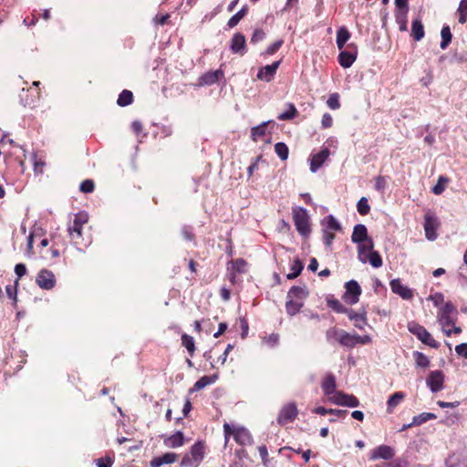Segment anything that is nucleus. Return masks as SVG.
<instances>
[{"label":"nucleus","instance_id":"f257e3e1","mask_svg":"<svg viewBox=\"0 0 467 467\" xmlns=\"http://www.w3.org/2000/svg\"><path fill=\"white\" fill-rule=\"evenodd\" d=\"M352 242L358 244V257L362 263H369L373 267L382 266L380 254L374 250V243L369 235H351Z\"/></svg>","mask_w":467,"mask_h":467},{"label":"nucleus","instance_id":"f03ea898","mask_svg":"<svg viewBox=\"0 0 467 467\" xmlns=\"http://www.w3.org/2000/svg\"><path fill=\"white\" fill-rule=\"evenodd\" d=\"M206 453V444L203 441H196L190 451L182 459V467H198L203 461Z\"/></svg>","mask_w":467,"mask_h":467},{"label":"nucleus","instance_id":"7ed1b4c3","mask_svg":"<svg viewBox=\"0 0 467 467\" xmlns=\"http://www.w3.org/2000/svg\"><path fill=\"white\" fill-rule=\"evenodd\" d=\"M455 311V307L451 302H447L441 308L438 318L439 322L441 325V329L443 333L450 337L452 333L460 334L462 332L461 327L454 326V321L451 318V315Z\"/></svg>","mask_w":467,"mask_h":467},{"label":"nucleus","instance_id":"20e7f679","mask_svg":"<svg viewBox=\"0 0 467 467\" xmlns=\"http://www.w3.org/2000/svg\"><path fill=\"white\" fill-rule=\"evenodd\" d=\"M223 434L225 446L227 445L231 436H234V441L242 446L250 445L253 441L252 435L246 429L233 428L227 422L223 424Z\"/></svg>","mask_w":467,"mask_h":467},{"label":"nucleus","instance_id":"39448f33","mask_svg":"<svg viewBox=\"0 0 467 467\" xmlns=\"http://www.w3.org/2000/svg\"><path fill=\"white\" fill-rule=\"evenodd\" d=\"M409 331L417 337L419 340H420L423 344L438 349L440 348V343L437 342L433 337L428 332V330L421 325L416 322L408 323Z\"/></svg>","mask_w":467,"mask_h":467},{"label":"nucleus","instance_id":"423d86ee","mask_svg":"<svg viewBox=\"0 0 467 467\" xmlns=\"http://www.w3.org/2000/svg\"><path fill=\"white\" fill-rule=\"evenodd\" d=\"M298 415V409L296 402H287L280 409L276 422L280 426H285L288 423L293 422Z\"/></svg>","mask_w":467,"mask_h":467},{"label":"nucleus","instance_id":"0eeeda50","mask_svg":"<svg viewBox=\"0 0 467 467\" xmlns=\"http://www.w3.org/2000/svg\"><path fill=\"white\" fill-rule=\"evenodd\" d=\"M345 293L342 296L343 301L348 305H355L359 301L361 287L356 280H350L345 284Z\"/></svg>","mask_w":467,"mask_h":467},{"label":"nucleus","instance_id":"6e6552de","mask_svg":"<svg viewBox=\"0 0 467 467\" xmlns=\"http://www.w3.org/2000/svg\"><path fill=\"white\" fill-rule=\"evenodd\" d=\"M293 219L299 234H308L310 232L309 215L306 209L301 207L295 209Z\"/></svg>","mask_w":467,"mask_h":467},{"label":"nucleus","instance_id":"1a4fd4ad","mask_svg":"<svg viewBox=\"0 0 467 467\" xmlns=\"http://www.w3.org/2000/svg\"><path fill=\"white\" fill-rule=\"evenodd\" d=\"M329 400L339 406H347L350 408H356L359 406L358 399L353 394H348L343 391L335 392V395L329 398Z\"/></svg>","mask_w":467,"mask_h":467},{"label":"nucleus","instance_id":"9d476101","mask_svg":"<svg viewBox=\"0 0 467 467\" xmlns=\"http://www.w3.org/2000/svg\"><path fill=\"white\" fill-rule=\"evenodd\" d=\"M347 316L353 322L354 327L360 330L368 325L367 308L364 306L358 311L349 308Z\"/></svg>","mask_w":467,"mask_h":467},{"label":"nucleus","instance_id":"9b49d317","mask_svg":"<svg viewBox=\"0 0 467 467\" xmlns=\"http://www.w3.org/2000/svg\"><path fill=\"white\" fill-rule=\"evenodd\" d=\"M36 284L42 289L50 290L56 285V277L52 271L42 269L36 276Z\"/></svg>","mask_w":467,"mask_h":467},{"label":"nucleus","instance_id":"f8f14e48","mask_svg":"<svg viewBox=\"0 0 467 467\" xmlns=\"http://www.w3.org/2000/svg\"><path fill=\"white\" fill-rule=\"evenodd\" d=\"M444 374L441 370L431 371L426 383L432 392H439L444 387Z\"/></svg>","mask_w":467,"mask_h":467},{"label":"nucleus","instance_id":"ddd939ff","mask_svg":"<svg viewBox=\"0 0 467 467\" xmlns=\"http://www.w3.org/2000/svg\"><path fill=\"white\" fill-rule=\"evenodd\" d=\"M391 291L400 296L404 300H411L414 296V292L411 288L404 285L400 278L392 279L389 282Z\"/></svg>","mask_w":467,"mask_h":467},{"label":"nucleus","instance_id":"4468645a","mask_svg":"<svg viewBox=\"0 0 467 467\" xmlns=\"http://www.w3.org/2000/svg\"><path fill=\"white\" fill-rule=\"evenodd\" d=\"M395 451L388 445H379L371 451L369 460L375 461L379 459L390 460L394 457Z\"/></svg>","mask_w":467,"mask_h":467},{"label":"nucleus","instance_id":"2eb2a0df","mask_svg":"<svg viewBox=\"0 0 467 467\" xmlns=\"http://www.w3.org/2000/svg\"><path fill=\"white\" fill-rule=\"evenodd\" d=\"M329 156L330 150L327 148H324L318 153L313 154L310 159V171L313 173L317 172Z\"/></svg>","mask_w":467,"mask_h":467},{"label":"nucleus","instance_id":"dca6fc26","mask_svg":"<svg viewBox=\"0 0 467 467\" xmlns=\"http://www.w3.org/2000/svg\"><path fill=\"white\" fill-rule=\"evenodd\" d=\"M281 60L275 61L271 65L261 67L257 72V78L263 81L270 82L279 67Z\"/></svg>","mask_w":467,"mask_h":467},{"label":"nucleus","instance_id":"f3484780","mask_svg":"<svg viewBox=\"0 0 467 467\" xmlns=\"http://www.w3.org/2000/svg\"><path fill=\"white\" fill-rule=\"evenodd\" d=\"M321 388L326 396L330 398L331 396L335 395V392H337L336 390V377L332 373H327L322 379Z\"/></svg>","mask_w":467,"mask_h":467},{"label":"nucleus","instance_id":"a211bd4d","mask_svg":"<svg viewBox=\"0 0 467 467\" xmlns=\"http://www.w3.org/2000/svg\"><path fill=\"white\" fill-rule=\"evenodd\" d=\"M308 295L309 292L306 285H293L287 292L286 297H289L294 300H301V302H304V300L308 296Z\"/></svg>","mask_w":467,"mask_h":467},{"label":"nucleus","instance_id":"6ab92c4d","mask_svg":"<svg viewBox=\"0 0 467 467\" xmlns=\"http://www.w3.org/2000/svg\"><path fill=\"white\" fill-rule=\"evenodd\" d=\"M245 49V37L241 33H236L234 35L231 41V50L234 53L244 54Z\"/></svg>","mask_w":467,"mask_h":467},{"label":"nucleus","instance_id":"aec40b11","mask_svg":"<svg viewBox=\"0 0 467 467\" xmlns=\"http://www.w3.org/2000/svg\"><path fill=\"white\" fill-rule=\"evenodd\" d=\"M164 445L169 448H178L184 444V435L182 431H177L176 433L166 437L163 440Z\"/></svg>","mask_w":467,"mask_h":467},{"label":"nucleus","instance_id":"412c9836","mask_svg":"<svg viewBox=\"0 0 467 467\" xmlns=\"http://www.w3.org/2000/svg\"><path fill=\"white\" fill-rule=\"evenodd\" d=\"M405 397L406 395L402 391L393 393L387 401V412L391 414L395 408L405 400Z\"/></svg>","mask_w":467,"mask_h":467},{"label":"nucleus","instance_id":"4be33fe9","mask_svg":"<svg viewBox=\"0 0 467 467\" xmlns=\"http://www.w3.org/2000/svg\"><path fill=\"white\" fill-rule=\"evenodd\" d=\"M322 225L326 231L329 232H341L342 227L340 223L333 215H327L322 220Z\"/></svg>","mask_w":467,"mask_h":467},{"label":"nucleus","instance_id":"5701e85b","mask_svg":"<svg viewBox=\"0 0 467 467\" xmlns=\"http://www.w3.org/2000/svg\"><path fill=\"white\" fill-rule=\"evenodd\" d=\"M357 59V53L341 51L338 55V62L344 68L350 67Z\"/></svg>","mask_w":467,"mask_h":467},{"label":"nucleus","instance_id":"b1692460","mask_svg":"<svg viewBox=\"0 0 467 467\" xmlns=\"http://www.w3.org/2000/svg\"><path fill=\"white\" fill-rule=\"evenodd\" d=\"M88 216L86 213H78L75 214L73 225L70 227V231L74 234H81L82 225L87 223Z\"/></svg>","mask_w":467,"mask_h":467},{"label":"nucleus","instance_id":"393cba45","mask_svg":"<svg viewBox=\"0 0 467 467\" xmlns=\"http://www.w3.org/2000/svg\"><path fill=\"white\" fill-rule=\"evenodd\" d=\"M304 306V302L301 300H294L289 297H286L285 302V311L289 316H295L300 312L301 308Z\"/></svg>","mask_w":467,"mask_h":467},{"label":"nucleus","instance_id":"a878e982","mask_svg":"<svg viewBox=\"0 0 467 467\" xmlns=\"http://www.w3.org/2000/svg\"><path fill=\"white\" fill-rule=\"evenodd\" d=\"M439 224V221L434 215L430 213L425 215L424 229L426 234H435Z\"/></svg>","mask_w":467,"mask_h":467},{"label":"nucleus","instance_id":"bb28decb","mask_svg":"<svg viewBox=\"0 0 467 467\" xmlns=\"http://www.w3.org/2000/svg\"><path fill=\"white\" fill-rule=\"evenodd\" d=\"M217 379L216 376H203L201 379H199L193 385V387L190 389V392L199 391L205 388L206 386L213 384L215 379Z\"/></svg>","mask_w":467,"mask_h":467},{"label":"nucleus","instance_id":"cd10ccee","mask_svg":"<svg viewBox=\"0 0 467 467\" xmlns=\"http://www.w3.org/2000/svg\"><path fill=\"white\" fill-rule=\"evenodd\" d=\"M411 36L415 41H420L423 38L424 27L420 19H415L412 21Z\"/></svg>","mask_w":467,"mask_h":467},{"label":"nucleus","instance_id":"c85d7f7f","mask_svg":"<svg viewBox=\"0 0 467 467\" xmlns=\"http://www.w3.org/2000/svg\"><path fill=\"white\" fill-rule=\"evenodd\" d=\"M338 343L347 348H354L357 345L356 334L351 335L348 332L343 330L340 337L338 338Z\"/></svg>","mask_w":467,"mask_h":467},{"label":"nucleus","instance_id":"c756f323","mask_svg":"<svg viewBox=\"0 0 467 467\" xmlns=\"http://www.w3.org/2000/svg\"><path fill=\"white\" fill-rule=\"evenodd\" d=\"M327 305L329 308L338 314H346L348 312V307L345 306L339 300L329 297L327 299Z\"/></svg>","mask_w":467,"mask_h":467},{"label":"nucleus","instance_id":"7c9ffc66","mask_svg":"<svg viewBox=\"0 0 467 467\" xmlns=\"http://www.w3.org/2000/svg\"><path fill=\"white\" fill-rule=\"evenodd\" d=\"M182 346L187 349L188 354L191 357L194 356L196 348H195L194 338L192 336H190L186 333H183L182 335Z\"/></svg>","mask_w":467,"mask_h":467},{"label":"nucleus","instance_id":"2f4dec72","mask_svg":"<svg viewBox=\"0 0 467 467\" xmlns=\"http://www.w3.org/2000/svg\"><path fill=\"white\" fill-rule=\"evenodd\" d=\"M350 33L347 27L342 26L337 32V46L338 49H342L345 44L349 40Z\"/></svg>","mask_w":467,"mask_h":467},{"label":"nucleus","instance_id":"473e14b6","mask_svg":"<svg viewBox=\"0 0 467 467\" xmlns=\"http://www.w3.org/2000/svg\"><path fill=\"white\" fill-rule=\"evenodd\" d=\"M219 76H223L221 70L210 71L201 77V81L205 85H212L218 81Z\"/></svg>","mask_w":467,"mask_h":467},{"label":"nucleus","instance_id":"72a5a7b5","mask_svg":"<svg viewBox=\"0 0 467 467\" xmlns=\"http://www.w3.org/2000/svg\"><path fill=\"white\" fill-rule=\"evenodd\" d=\"M304 265L300 259L296 258L294 260L291 265V272L286 275V278L291 280L296 278L302 272Z\"/></svg>","mask_w":467,"mask_h":467},{"label":"nucleus","instance_id":"f704fd0d","mask_svg":"<svg viewBox=\"0 0 467 467\" xmlns=\"http://www.w3.org/2000/svg\"><path fill=\"white\" fill-rule=\"evenodd\" d=\"M248 12V7L245 5L242 7L241 10H239L235 15H234L229 20H228V26L230 28H233L238 25V23L245 16V15Z\"/></svg>","mask_w":467,"mask_h":467},{"label":"nucleus","instance_id":"c9c22d12","mask_svg":"<svg viewBox=\"0 0 467 467\" xmlns=\"http://www.w3.org/2000/svg\"><path fill=\"white\" fill-rule=\"evenodd\" d=\"M132 101H133L132 92L125 89L119 94L117 103L120 107H126V106L130 105L132 103Z\"/></svg>","mask_w":467,"mask_h":467},{"label":"nucleus","instance_id":"e433bc0d","mask_svg":"<svg viewBox=\"0 0 467 467\" xmlns=\"http://www.w3.org/2000/svg\"><path fill=\"white\" fill-rule=\"evenodd\" d=\"M232 271L234 273L244 274L247 271V262L243 258L231 261Z\"/></svg>","mask_w":467,"mask_h":467},{"label":"nucleus","instance_id":"4c0bfd02","mask_svg":"<svg viewBox=\"0 0 467 467\" xmlns=\"http://www.w3.org/2000/svg\"><path fill=\"white\" fill-rule=\"evenodd\" d=\"M441 48L445 49L451 41L452 35L449 26H444L441 31Z\"/></svg>","mask_w":467,"mask_h":467},{"label":"nucleus","instance_id":"58836bf2","mask_svg":"<svg viewBox=\"0 0 467 467\" xmlns=\"http://www.w3.org/2000/svg\"><path fill=\"white\" fill-rule=\"evenodd\" d=\"M287 108H288L287 110H285L278 115V117H277L278 119L290 120L297 115V109L294 104L289 103L287 105Z\"/></svg>","mask_w":467,"mask_h":467},{"label":"nucleus","instance_id":"ea45409f","mask_svg":"<svg viewBox=\"0 0 467 467\" xmlns=\"http://www.w3.org/2000/svg\"><path fill=\"white\" fill-rule=\"evenodd\" d=\"M269 121H265L261 123L260 125L252 128L251 130V138L254 141H257V140L263 137L265 134L266 125Z\"/></svg>","mask_w":467,"mask_h":467},{"label":"nucleus","instance_id":"a19ab883","mask_svg":"<svg viewBox=\"0 0 467 467\" xmlns=\"http://www.w3.org/2000/svg\"><path fill=\"white\" fill-rule=\"evenodd\" d=\"M437 416L434 413L431 412H422L419 414L418 416H414L412 419V424L418 426L421 425L422 423L430 420H435Z\"/></svg>","mask_w":467,"mask_h":467},{"label":"nucleus","instance_id":"79ce46f5","mask_svg":"<svg viewBox=\"0 0 467 467\" xmlns=\"http://www.w3.org/2000/svg\"><path fill=\"white\" fill-rule=\"evenodd\" d=\"M457 13L459 15L458 22L462 25L467 21V0H461Z\"/></svg>","mask_w":467,"mask_h":467},{"label":"nucleus","instance_id":"37998d69","mask_svg":"<svg viewBox=\"0 0 467 467\" xmlns=\"http://www.w3.org/2000/svg\"><path fill=\"white\" fill-rule=\"evenodd\" d=\"M413 358L416 365L420 368H428L430 366V360L426 355L420 351L413 352Z\"/></svg>","mask_w":467,"mask_h":467},{"label":"nucleus","instance_id":"c03bdc74","mask_svg":"<svg viewBox=\"0 0 467 467\" xmlns=\"http://www.w3.org/2000/svg\"><path fill=\"white\" fill-rule=\"evenodd\" d=\"M275 151L282 161H285L288 158L289 150L284 142H277L275 145Z\"/></svg>","mask_w":467,"mask_h":467},{"label":"nucleus","instance_id":"a18cd8bd","mask_svg":"<svg viewBox=\"0 0 467 467\" xmlns=\"http://www.w3.org/2000/svg\"><path fill=\"white\" fill-rule=\"evenodd\" d=\"M17 285H18V280H16L15 282L14 285H6V287H5V292L8 296V297L13 300L14 307H16V306H17V288H16Z\"/></svg>","mask_w":467,"mask_h":467},{"label":"nucleus","instance_id":"49530a36","mask_svg":"<svg viewBox=\"0 0 467 467\" xmlns=\"http://www.w3.org/2000/svg\"><path fill=\"white\" fill-rule=\"evenodd\" d=\"M357 210L361 215H367L370 211L368 201L366 197H361L357 203Z\"/></svg>","mask_w":467,"mask_h":467},{"label":"nucleus","instance_id":"de8ad7c7","mask_svg":"<svg viewBox=\"0 0 467 467\" xmlns=\"http://www.w3.org/2000/svg\"><path fill=\"white\" fill-rule=\"evenodd\" d=\"M448 182V178L440 176L437 183L432 188V192L436 195L441 194L444 192L445 185Z\"/></svg>","mask_w":467,"mask_h":467},{"label":"nucleus","instance_id":"09e8293b","mask_svg":"<svg viewBox=\"0 0 467 467\" xmlns=\"http://www.w3.org/2000/svg\"><path fill=\"white\" fill-rule=\"evenodd\" d=\"M407 13L408 12L399 11L396 14V20H397V23L400 26V31H406L407 30Z\"/></svg>","mask_w":467,"mask_h":467},{"label":"nucleus","instance_id":"8fccbe9b","mask_svg":"<svg viewBox=\"0 0 467 467\" xmlns=\"http://www.w3.org/2000/svg\"><path fill=\"white\" fill-rule=\"evenodd\" d=\"M327 104L331 109H339L340 108L339 95L337 93L331 94L327 101Z\"/></svg>","mask_w":467,"mask_h":467},{"label":"nucleus","instance_id":"3c124183","mask_svg":"<svg viewBox=\"0 0 467 467\" xmlns=\"http://www.w3.org/2000/svg\"><path fill=\"white\" fill-rule=\"evenodd\" d=\"M343 332V329H338L337 327H330L327 330L326 336L328 340L334 338L338 342V338L341 336V333Z\"/></svg>","mask_w":467,"mask_h":467},{"label":"nucleus","instance_id":"603ef678","mask_svg":"<svg viewBox=\"0 0 467 467\" xmlns=\"http://www.w3.org/2000/svg\"><path fill=\"white\" fill-rule=\"evenodd\" d=\"M284 41L282 39L276 40L266 48L265 53L268 55L275 54L282 47Z\"/></svg>","mask_w":467,"mask_h":467},{"label":"nucleus","instance_id":"864d4df0","mask_svg":"<svg viewBox=\"0 0 467 467\" xmlns=\"http://www.w3.org/2000/svg\"><path fill=\"white\" fill-rule=\"evenodd\" d=\"M161 458L162 463L167 464V463L174 462L177 460L178 455L174 452H166L163 455H161Z\"/></svg>","mask_w":467,"mask_h":467},{"label":"nucleus","instance_id":"5fc2aeb1","mask_svg":"<svg viewBox=\"0 0 467 467\" xmlns=\"http://www.w3.org/2000/svg\"><path fill=\"white\" fill-rule=\"evenodd\" d=\"M112 465H113V460L109 456H106V457L99 458L97 460L98 467H112Z\"/></svg>","mask_w":467,"mask_h":467},{"label":"nucleus","instance_id":"6e6d98bb","mask_svg":"<svg viewBox=\"0 0 467 467\" xmlns=\"http://www.w3.org/2000/svg\"><path fill=\"white\" fill-rule=\"evenodd\" d=\"M80 191L83 192H91L94 191V182L91 180H85L80 184Z\"/></svg>","mask_w":467,"mask_h":467},{"label":"nucleus","instance_id":"4d7b16f0","mask_svg":"<svg viewBox=\"0 0 467 467\" xmlns=\"http://www.w3.org/2000/svg\"><path fill=\"white\" fill-rule=\"evenodd\" d=\"M265 37V33L262 29H256L254 30L252 37L251 42L255 44L260 41H262Z\"/></svg>","mask_w":467,"mask_h":467},{"label":"nucleus","instance_id":"13d9d810","mask_svg":"<svg viewBox=\"0 0 467 467\" xmlns=\"http://www.w3.org/2000/svg\"><path fill=\"white\" fill-rule=\"evenodd\" d=\"M258 451L261 456L263 464L267 467L268 462V451L265 445H262L258 447Z\"/></svg>","mask_w":467,"mask_h":467},{"label":"nucleus","instance_id":"bf43d9fd","mask_svg":"<svg viewBox=\"0 0 467 467\" xmlns=\"http://www.w3.org/2000/svg\"><path fill=\"white\" fill-rule=\"evenodd\" d=\"M333 123L332 116L329 113H325L322 117L321 124L325 129L330 128Z\"/></svg>","mask_w":467,"mask_h":467},{"label":"nucleus","instance_id":"052dcab7","mask_svg":"<svg viewBox=\"0 0 467 467\" xmlns=\"http://www.w3.org/2000/svg\"><path fill=\"white\" fill-rule=\"evenodd\" d=\"M386 185H387V181H386L385 177L378 176L376 178L375 188L378 191H383L385 189Z\"/></svg>","mask_w":467,"mask_h":467},{"label":"nucleus","instance_id":"680f3d73","mask_svg":"<svg viewBox=\"0 0 467 467\" xmlns=\"http://www.w3.org/2000/svg\"><path fill=\"white\" fill-rule=\"evenodd\" d=\"M455 351L459 356L467 359V343H462L455 348Z\"/></svg>","mask_w":467,"mask_h":467},{"label":"nucleus","instance_id":"e2e57ef3","mask_svg":"<svg viewBox=\"0 0 467 467\" xmlns=\"http://www.w3.org/2000/svg\"><path fill=\"white\" fill-rule=\"evenodd\" d=\"M15 273L17 275V280L21 278L26 273V267L24 264H17L15 266Z\"/></svg>","mask_w":467,"mask_h":467},{"label":"nucleus","instance_id":"0e129e2a","mask_svg":"<svg viewBox=\"0 0 467 467\" xmlns=\"http://www.w3.org/2000/svg\"><path fill=\"white\" fill-rule=\"evenodd\" d=\"M356 339H357V345L358 344L366 345V344L371 343V341H372L371 337L368 335L359 336V335L356 334Z\"/></svg>","mask_w":467,"mask_h":467},{"label":"nucleus","instance_id":"69168bd1","mask_svg":"<svg viewBox=\"0 0 467 467\" xmlns=\"http://www.w3.org/2000/svg\"><path fill=\"white\" fill-rule=\"evenodd\" d=\"M395 5L401 12L409 10L408 0H395Z\"/></svg>","mask_w":467,"mask_h":467},{"label":"nucleus","instance_id":"338daca9","mask_svg":"<svg viewBox=\"0 0 467 467\" xmlns=\"http://www.w3.org/2000/svg\"><path fill=\"white\" fill-rule=\"evenodd\" d=\"M240 323H241V328H242V337L244 338L247 336L248 329H249L248 323L244 317L240 318Z\"/></svg>","mask_w":467,"mask_h":467},{"label":"nucleus","instance_id":"774afa93","mask_svg":"<svg viewBox=\"0 0 467 467\" xmlns=\"http://www.w3.org/2000/svg\"><path fill=\"white\" fill-rule=\"evenodd\" d=\"M374 467H404L400 462H387V463H384L382 465L380 464H376Z\"/></svg>","mask_w":467,"mask_h":467}]
</instances>
